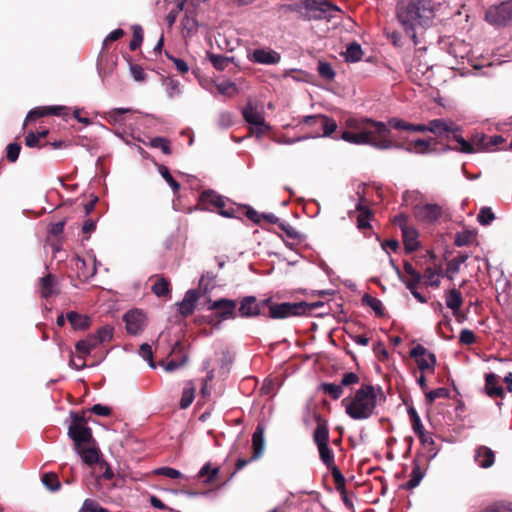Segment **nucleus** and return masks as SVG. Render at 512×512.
I'll return each instance as SVG.
<instances>
[{"mask_svg": "<svg viewBox=\"0 0 512 512\" xmlns=\"http://www.w3.org/2000/svg\"><path fill=\"white\" fill-rule=\"evenodd\" d=\"M396 16L405 34L417 45L434 24L436 6L432 0H405L397 4Z\"/></svg>", "mask_w": 512, "mask_h": 512, "instance_id": "obj_1", "label": "nucleus"}, {"mask_svg": "<svg viewBox=\"0 0 512 512\" xmlns=\"http://www.w3.org/2000/svg\"><path fill=\"white\" fill-rule=\"evenodd\" d=\"M384 399L380 388L373 385H362L350 398L342 400L345 413L353 420L370 418L378 405Z\"/></svg>", "mask_w": 512, "mask_h": 512, "instance_id": "obj_2", "label": "nucleus"}, {"mask_svg": "<svg viewBox=\"0 0 512 512\" xmlns=\"http://www.w3.org/2000/svg\"><path fill=\"white\" fill-rule=\"evenodd\" d=\"M345 125L349 129H362L364 138L367 140L366 145L379 150L400 147L398 143L393 141L391 129L384 122L370 118L349 117L345 120Z\"/></svg>", "mask_w": 512, "mask_h": 512, "instance_id": "obj_3", "label": "nucleus"}, {"mask_svg": "<svg viewBox=\"0 0 512 512\" xmlns=\"http://www.w3.org/2000/svg\"><path fill=\"white\" fill-rule=\"evenodd\" d=\"M420 197L422 195L418 191H405L403 193V201L407 206L413 208V215L418 222L435 224L445 215L444 207L437 203H414Z\"/></svg>", "mask_w": 512, "mask_h": 512, "instance_id": "obj_4", "label": "nucleus"}, {"mask_svg": "<svg viewBox=\"0 0 512 512\" xmlns=\"http://www.w3.org/2000/svg\"><path fill=\"white\" fill-rule=\"evenodd\" d=\"M268 302L269 300L259 302L254 296H246L240 300L237 308L235 301L226 299V319H234L237 316L243 318L256 317L260 315L262 308Z\"/></svg>", "mask_w": 512, "mask_h": 512, "instance_id": "obj_5", "label": "nucleus"}, {"mask_svg": "<svg viewBox=\"0 0 512 512\" xmlns=\"http://www.w3.org/2000/svg\"><path fill=\"white\" fill-rule=\"evenodd\" d=\"M298 125L309 130L310 135L306 138L329 137L337 129L335 120L322 114L304 116Z\"/></svg>", "mask_w": 512, "mask_h": 512, "instance_id": "obj_6", "label": "nucleus"}, {"mask_svg": "<svg viewBox=\"0 0 512 512\" xmlns=\"http://www.w3.org/2000/svg\"><path fill=\"white\" fill-rule=\"evenodd\" d=\"M68 436L74 443V449H79L80 446L91 444L93 442L92 430L87 426V419L85 413L82 414L72 412L71 423L68 427Z\"/></svg>", "mask_w": 512, "mask_h": 512, "instance_id": "obj_7", "label": "nucleus"}, {"mask_svg": "<svg viewBox=\"0 0 512 512\" xmlns=\"http://www.w3.org/2000/svg\"><path fill=\"white\" fill-rule=\"evenodd\" d=\"M312 306L305 303H281L270 306V317L274 319H283L291 316H299L311 311Z\"/></svg>", "mask_w": 512, "mask_h": 512, "instance_id": "obj_8", "label": "nucleus"}, {"mask_svg": "<svg viewBox=\"0 0 512 512\" xmlns=\"http://www.w3.org/2000/svg\"><path fill=\"white\" fill-rule=\"evenodd\" d=\"M243 117L245 121L250 124L251 132L258 136L267 133L270 129L265 121L263 111L251 104L244 108Z\"/></svg>", "mask_w": 512, "mask_h": 512, "instance_id": "obj_9", "label": "nucleus"}, {"mask_svg": "<svg viewBox=\"0 0 512 512\" xmlns=\"http://www.w3.org/2000/svg\"><path fill=\"white\" fill-rule=\"evenodd\" d=\"M512 19V0L490 7L486 11V20L496 26L505 25Z\"/></svg>", "mask_w": 512, "mask_h": 512, "instance_id": "obj_10", "label": "nucleus"}, {"mask_svg": "<svg viewBox=\"0 0 512 512\" xmlns=\"http://www.w3.org/2000/svg\"><path fill=\"white\" fill-rule=\"evenodd\" d=\"M410 356L414 358L421 372H434L436 357L424 346H415L413 349H411Z\"/></svg>", "mask_w": 512, "mask_h": 512, "instance_id": "obj_11", "label": "nucleus"}, {"mask_svg": "<svg viewBox=\"0 0 512 512\" xmlns=\"http://www.w3.org/2000/svg\"><path fill=\"white\" fill-rule=\"evenodd\" d=\"M198 207L202 210L217 211L219 215L224 216V200L213 190H204L200 194Z\"/></svg>", "mask_w": 512, "mask_h": 512, "instance_id": "obj_12", "label": "nucleus"}, {"mask_svg": "<svg viewBox=\"0 0 512 512\" xmlns=\"http://www.w3.org/2000/svg\"><path fill=\"white\" fill-rule=\"evenodd\" d=\"M264 433L265 426L263 424H258L256 430L252 435L253 455L249 460L239 459L236 464L237 470L242 469L244 466L248 464L249 461L256 460L263 455L265 449Z\"/></svg>", "mask_w": 512, "mask_h": 512, "instance_id": "obj_13", "label": "nucleus"}, {"mask_svg": "<svg viewBox=\"0 0 512 512\" xmlns=\"http://www.w3.org/2000/svg\"><path fill=\"white\" fill-rule=\"evenodd\" d=\"M50 115L65 117L68 115V108L61 105L35 107L28 112L23 128L26 127L28 122L36 121L37 119Z\"/></svg>", "mask_w": 512, "mask_h": 512, "instance_id": "obj_14", "label": "nucleus"}, {"mask_svg": "<svg viewBox=\"0 0 512 512\" xmlns=\"http://www.w3.org/2000/svg\"><path fill=\"white\" fill-rule=\"evenodd\" d=\"M248 59L252 63L262 64V65H276L281 60V55L279 52L268 48H256L248 53Z\"/></svg>", "mask_w": 512, "mask_h": 512, "instance_id": "obj_15", "label": "nucleus"}, {"mask_svg": "<svg viewBox=\"0 0 512 512\" xmlns=\"http://www.w3.org/2000/svg\"><path fill=\"white\" fill-rule=\"evenodd\" d=\"M454 139L460 145L459 150L463 153H476L488 147L487 138L483 134L473 135L471 142L459 135H454Z\"/></svg>", "mask_w": 512, "mask_h": 512, "instance_id": "obj_16", "label": "nucleus"}, {"mask_svg": "<svg viewBox=\"0 0 512 512\" xmlns=\"http://www.w3.org/2000/svg\"><path fill=\"white\" fill-rule=\"evenodd\" d=\"M38 289L42 298L48 299L59 294L58 279L54 274L48 273L38 281Z\"/></svg>", "mask_w": 512, "mask_h": 512, "instance_id": "obj_17", "label": "nucleus"}, {"mask_svg": "<svg viewBox=\"0 0 512 512\" xmlns=\"http://www.w3.org/2000/svg\"><path fill=\"white\" fill-rule=\"evenodd\" d=\"M127 332L132 335H137L144 328V314L138 310L128 311L124 315Z\"/></svg>", "mask_w": 512, "mask_h": 512, "instance_id": "obj_18", "label": "nucleus"}, {"mask_svg": "<svg viewBox=\"0 0 512 512\" xmlns=\"http://www.w3.org/2000/svg\"><path fill=\"white\" fill-rule=\"evenodd\" d=\"M75 451L79 454V456L81 457L83 462L88 465H93V464L98 465L102 461L100 459L101 452H100L99 448L96 446L95 440H93V442H91V444H86V445L80 446V448L75 449Z\"/></svg>", "mask_w": 512, "mask_h": 512, "instance_id": "obj_19", "label": "nucleus"}, {"mask_svg": "<svg viewBox=\"0 0 512 512\" xmlns=\"http://www.w3.org/2000/svg\"><path fill=\"white\" fill-rule=\"evenodd\" d=\"M458 130L459 127L455 123L444 119H434L427 124V132H431L438 136H442L446 133H453L454 135H457L456 132Z\"/></svg>", "mask_w": 512, "mask_h": 512, "instance_id": "obj_20", "label": "nucleus"}, {"mask_svg": "<svg viewBox=\"0 0 512 512\" xmlns=\"http://www.w3.org/2000/svg\"><path fill=\"white\" fill-rule=\"evenodd\" d=\"M220 467L206 463L198 472L197 479L209 486H219Z\"/></svg>", "mask_w": 512, "mask_h": 512, "instance_id": "obj_21", "label": "nucleus"}, {"mask_svg": "<svg viewBox=\"0 0 512 512\" xmlns=\"http://www.w3.org/2000/svg\"><path fill=\"white\" fill-rule=\"evenodd\" d=\"M199 297L200 293L198 290H188L183 300L179 303V313L184 317L191 315L195 310V305Z\"/></svg>", "mask_w": 512, "mask_h": 512, "instance_id": "obj_22", "label": "nucleus"}, {"mask_svg": "<svg viewBox=\"0 0 512 512\" xmlns=\"http://www.w3.org/2000/svg\"><path fill=\"white\" fill-rule=\"evenodd\" d=\"M311 9L318 12L314 18L317 19H331L335 16V13L340 12L339 8L331 3L322 1H313Z\"/></svg>", "mask_w": 512, "mask_h": 512, "instance_id": "obj_23", "label": "nucleus"}, {"mask_svg": "<svg viewBox=\"0 0 512 512\" xmlns=\"http://www.w3.org/2000/svg\"><path fill=\"white\" fill-rule=\"evenodd\" d=\"M445 304L446 307L449 308L454 316L458 315V311L461 309L463 304L462 293L456 289L452 288L445 292Z\"/></svg>", "mask_w": 512, "mask_h": 512, "instance_id": "obj_24", "label": "nucleus"}, {"mask_svg": "<svg viewBox=\"0 0 512 512\" xmlns=\"http://www.w3.org/2000/svg\"><path fill=\"white\" fill-rule=\"evenodd\" d=\"M474 459L481 468H489L494 464L495 455L490 448L480 446L476 449Z\"/></svg>", "mask_w": 512, "mask_h": 512, "instance_id": "obj_25", "label": "nucleus"}, {"mask_svg": "<svg viewBox=\"0 0 512 512\" xmlns=\"http://www.w3.org/2000/svg\"><path fill=\"white\" fill-rule=\"evenodd\" d=\"M66 319L74 330H86L91 325L90 317L80 314L76 311L67 312Z\"/></svg>", "mask_w": 512, "mask_h": 512, "instance_id": "obj_26", "label": "nucleus"}, {"mask_svg": "<svg viewBox=\"0 0 512 512\" xmlns=\"http://www.w3.org/2000/svg\"><path fill=\"white\" fill-rule=\"evenodd\" d=\"M485 391L486 394L491 397H503L504 390L502 386L498 384V377L494 373L486 374L485 376Z\"/></svg>", "mask_w": 512, "mask_h": 512, "instance_id": "obj_27", "label": "nucleus"}, {"mask_svg": "<svg viewBox=\"0 0 512 512\" xmlns=\"http://www.w3.org/2000/svg\"><path fill=\"white\" fill-rule=\"evenodd\" d=\"M155 282L151 286V291L158 297L170 298L171 297V285L170 281L163 277L156 275L154 277Z\"/></svg>", "mask_w": 512, "mask_h": 512, "instance_id": "obj_28", "label": "nucleus"}, {"mask_svg": "<svg viewBox=\"0 0 512 512\" xmlns=\"http://www.w3.org/2000/svg\"><path fill=\"white\" fill-rule=\"evenodd\" d=\"M402 236L403 243L407 251L412 252L418 249L420 245L418 241L419 234L418 231L413 226L404 228V230L402 231Z\"/></svg>", "mask_w": 512, "mask_h": 512, "instance_id": "obj_29", "label": "nucleus"}, {"mask_svg": "<svg viewBox=\"0 0 512 512\" xmlns=\"http://www.w3.org/2000/svg\"><path fill=\"white\" fill-rule=\"evenodd\" d=\"M196 76L199 78L200 85L206 90L210 91L213 94L224 95V83L215 80L212 77H199L196 72H194Z\"/></svg>", "mask_w": 512, "mask_h": 512, "instance_id": "obj_30", "label": "nucleus"}, {"mask_svg": "<svg viewBox=\"0 0 512 512\" xmlns=\"http://www.w3.org/2000/svg\"><path fill=\"white\" fill-rule=\"evenodd\" d=\"M75 268L77 270L78 277L83 281H87L93 277L97 271L95 265H92L89 268L85 259L81 257H77L75 259Z\"/></svg>", "mask_w": 512, "mask_h": 512, "instance_id": "obj_31", "label": "nucleus"}, {"mask_svg": "<svg viewBox=\"0 0 512 512\" xmlns=\"http://www.w3.org/2000/svg\"><path fill=\"white\" fill-rule=\"evenodd\" d=\"M100 344L93 334H89L85 339L79 340L76 345V351L81 355H89L93 349Z\"/></svg>", "mask_w": 512, "mask_h": 512, "instance_id": "obj_32", "label": "nucleus"}, {"mask_svg": "<svg viewBox=\"0 0 512 512\" xmlns=\"http://www.w3.org/2000/svg\"><path fill=\"white\" fill-rule=\"evenodd\" d=\"M314 443L319 446H324L329 443V429L325 422H319L313 433Z\"/></svg>", "mask_w": 512, "mask_h": 512, "instance_id": "obj_33", "label": "nucleus"}, {"mask_svg": "<svg viewBox=\"0 0 512 512\" xmlns=\"http://www.w3.org/2000/svg\"><path fill=\"white\" fill-rule=\"evenodd\" d=\"M198 21L196 19V14L185 13L184 18L182 20V30L185 37L191 36L197 31Z\"/></svg>", "mask_w": 512, "mask_h": 512, "instance_id": "obj_34", "label": "nucleus"}, {"mask_svg": "<svg viewBox=\"0 0 512 512\" xmlns=\"http://www.w3.org/2000/svg\"><path fill=\"white\" fill-rule=\"evenodd\" d=\"M195 390L196 386L193 382L186 383L179 403L181 409H187L191 405L195 398Z\"/></svg>", "mask_w": 512, "mask_h": 512, "instance_id": "obj_35", "label": "nucleus"}, {"mask_svg": "<svg viewBox=\"0 0 512 512\" xmlns=\"http://www.w3.org/2000/svg\"><path fill=\"white\" fill-rule=\"evenodd\" d=\"M354 131H344L341 139L356 145H366L367 140L364 138L362 129H353Z\"/></svg>", "mask_w": 512, "mask_h": 512, "instance_id": "obj_36", "label": "nucleus"}, {"mask_svg": "<svg viewBox=\"0 0 512 512\" xmlns=\"http://www.w3.org/2000/svg\"><path fill=\"white\" fill-rule=\"evenodd\" d=\"M425 283L428 286L438 287L440 285L441 268L440 267H427L423 275Z\"/></svg>", "mask_w": 512, "mask_h": 512, "instance_id": "obj_37", "label": "nucleus"}, {"mask_svg": "<svg viewBox=\"0 0 512 512\" xmlns=\"http://www.w3.org/2000/svg\"><path fill=\"white\" fill-rule=\"evenodd\" d=\"M431 149V141L430 140H424V139H417L414 141H411L408 146L406 147V150L410 153H417V154H425L428 153Z\"/></svg>", "mask_w": 512, "mask_h": 512, "instance_id": "obj_38", "label": "nucleus"}, {"mask_svg": "<svg viewBox=\"0 0 512 512\" xmlns=\"http://www.w3.org/2000/svg\"><path fill=\"white\" fill-rule=\"evenodd\" d=\"M362 55V48L356 42L349 44L344 53L345 59L348 62H357L362 58Z\"/></svg>", "mask_w": 512, "mask_h": 512, "instance_id": "obj_39", "label": "nucleus"}, {"mask_svg": "<svg viewBox=\"0 0 512 512\" xmlns=\"http://www.w3.org/2000/svg\"><path fill=\"white\" fill-rule=\"evenodd\" d=\"M467 260L466 255H458L454 257L447 265L446 274L447 277L453 279L454 276L459 272L460 266Z\"/></svg>", "mask_w": 512, "mask_h": 512, "instance_id": "obj_40", "label": "nucleus"}, {"mask_svg": "<svg viewBox=\"0 0 512 512\" xmlns=\"http://www.w3.org/2000/svg\"><path fill=\"white\" fill-rule=\"evenodd\" d=\"M124 34H125V32L120 28L115 29L114 31H112L108 34V36L103 41V46H102L101 52L99 54L98 61H101L103 59V57L108 49L109 43L112 41L119 40L120 38H122L124 36Z\"/></svg>", "mask_w": 512, "mask_h": 512, "instance_id": "obj_41", "label": "nucleus"}, {"mask_svg": "<svg viewBox=\"0 0 512 512\" xmlns=\"http://www.w3.org/2000/svg\"><path fill=\"white\" fill-rule=\"evenodd\" d=\"M42 483L50 491H57L61 487V483L56 473L49 472L42 475Z\"/></svg>", "mask_w": 512, "mask_h": 512, "instance_id": "obj_42", "label": "nucleus"}, {"mask_svg": "<svg viewBox=\"0 0 512 512\" xmlns=\"http://www.w3.org/2000/svg\"><path fill=\"white\" fill-rule=\"evenodd\" d=\"M149 145L152 148L160 149L166 155H170L172 153L171 142L167 138L154 137L150 140Z\"/></svg>", "mask_w": 512, "mask_h": 512, "instance_id": "obj_43", "label": "nucleus"}, {"mask_svg": "<svg viewBox=\"0 0 512 512\" xmlns=\"http://www.w3.org/2000/svg\"><path fill=\"white\" fill-rule=\"evenodd\" d=\"M158 171L163 179L170 185L174 193H177L180 190L181 185L173 178L169 169L165 165L161 164L158 165Z\"/></svg>", "mask_w": 512, "mask_h": 512, "instance_id": "obj_44", "label": "nucleus"}, {"mask_svg": "<svg viewBox=\"0 0 512 512\" xmlns=\"http://www.w3.org/2000/svg\"><path fill=\"white\" fill-rule=\"evenodd\" d=\"M177 2V8L183 9L185 13L196 14L197 9L202 2L205 0H175Z\"/></svg>", "mask_w": 512, "mask_h": 512, "instance_id": "obj_45", "label": "nucleus"}, {"mask_svg": "<svg viewBox=\"0 0 512 512\" xmlns=\"http://www.w3.org/2000/svg\"><path fill=\"white\" fill-rule=\"evenodd\" d=\"M408 415L411 419L412 429L415 432V434L422 435L423 432L425 431V429H424V426L421 422V419H420L418 413L416 412V410L413 407L408 409Z\"/></svg>", "mask_w": 512, "mask_h": 512, "instance_id": "obj_46", "label": "nucleus"}, {"mask_svg": "<svg viewBox=\"0 0 512 512\" xmlns=\"http://www.w3.org/2000/svg\"><path fill=\"white\" fill-rule=\"evenodd\" d=\"M322 390L331 396L333 399H339L343 394V387L341 384L323 383Z\"/></svg>", "mask_w": 512, "mask_h": 512, "instance_id": "obj_47", "label": "nucleus"}, {"mask_svg": "<svg viewBox=\"0 0 512 512\" xmlns=\"http://www.w3.org/2000/svg\"><path fill=\"white\" fill-rule=\"evenodd\" d=\"M320 455V459L327 466L331 467L334 465V454L333 451L329 448L328 444L324 446L317 447Z\"/></svg>", "mask_w": 512, "mask_h": 512, "instance_id": "obj_48", "label": "nucleus"}, {"mask_svg": "<svg viewBox=\"0 0 512 512\" xmlns=\"http://www.w3.org/2000/svg\"><path fill=\"white\" fill-rule=\"evenodd\" d=\"M97 339L99 344L109 342L113 337V327L106 325L97 330L95 334H93Z\"/></svg>", "mask_w": 512, "mask_h": 512, "instance_id": "obj_49", "label": "nucleus"}, {"mask_svg": "<svg viewBox=\"0 0 512 512\" xmlns=\"http://www.w3.org/2000/svg\"><path fill=\"white\" fill-rule=\"evenodd\" d=\"M363 303L369 306L377 315H383V304L379 299L366 294L363 297Z\"/></svg>", "mask_w": 512, "mask_h": 512, "instance_id": "obj_50", "label": "nucleus"}, {"mask_svg": "<svg viewBox=\"0 0 512 512\" xmlns=\"http://www.w3.org/2000/svg\"><path fill=\"white\" fill-rule=\"evenodd\" d=\"M132 30H133V38L130 41L129 48H130V50L134 51L140 47V45L143 41V30L140 25H133Z\"/></svg>", "mask_w": 512, "mask_h": 512, "instance_id": "obj_51", "label": "nucleus"}, {"mask_svg": "<svg viewBox=\"0 0 512 512\" xmlns=\"http://www.w3.org/2000/svg\"><path fill=\"white\" fill-rule=\"evenodd\" d=\"M21 151V145L17 142H13L7 145L6 147V158L10 163H14L19 158V154Z\"/></svg>", "mask_w": 512, "mask_h": 512, "instance_id": "obj_52", "label": "nucleus"}, {"mask_svg": "<svg viewBox=\"0 0 512 512\" xmlns=\"http://www.w3.org/2000/svg\"><path fill=\"white\" fill-rule=\"evenodd\" d=\"M79 512H108L105 508L93 499H86Z\"/></svg>", "mask_w": 512, "mask_h": 512, "instance_id": "obj_53", "label": "nucleus"}, {"mask_svg": "<svg viewBox=\"0 0 512 512\" xmlns=\"http://www.w3.org/2000/svg\"><path fill=\"white\" fill-rule=\"evenodd\" d=\"M154 475L165 476L171 479H177L181 477V472L171 467H160L153 470Z\"/></svg>", "mask_w": 512, "mask_h": 512, "instance_id": "obj_54", "label": "nucleus"}, {"mask_svg": "<svg viewBox=\"0 0 512 512\" xmlns=\"http://www.w3.org/2000/svg\"><path fill=\"white\" fill-rule=\"evenodd\" d=\"M477 219L481 225H489L495 219V215L491 208L483 207L480 210Z\"/></svg>", "mask_w": 512, "mask_h": 512, "instance_id": "obj_55", "label": "nucleus"}, {"mask_svg": "<svg viewBox=\"0 0 512 512\" xmlns=\"http://www.w3.org/2000/svg\"><path fill=\"white\" fill-rule=\"evenodd\" d=\"M25 145L29 148H43L45 147V142H42L41 139L35 134V132L30 131L25 136Z\"/></svg>", "mask_w": 512, "mask_h": 512, "instance_id": "obj_56", "label": "nucleus"}, {"mask_svg": "<svg viewBox=\"0 0 512 512\" xmlns=\"http://www.w3.org/2000/svg\"><path fill=\"white\" fill-rule=\"evenodd\" d=\"M459 342L463 345H472L476 342V336L472 330L462 329L459 334Z\"/></svg>", "mask_w": 512, "mask_h": 512, "instance_id": "obj_57", "label": "nucleus"}, {"mask_svg": "<svg viewBox=\"0 0 512 512\" xmlns=\"http://www.w3.org/2000/svg\"><path fill=\"white\" fill-rule=\"evenodd\" d=\"M140 356L149 362L150 367L154 368L155 363L153 361L152 348L149 344L143 343L139 349Z\"/></svg>", "mask_w": 512, "mask_h": 512, "instance_id": "obj_58", "label": "nucleus"}, {"mask_svg": "<svg viewBox=\"0 0 512 512\" xmlns=\"http://www.w3.org/2000/svg\"><path fill=\"white\" fill-rule=\"evenodd\" d=\"M207 57L216 70H218V71L224 70V56L223 55L208 52Z\"/></svg>", "mask_w": 512, "mask_h": 512, "instance_id": "obj_59", "label": "nucleus"}, {"mask_svg": "<svg viewBox=\"0 0 512 512\" xmlns=\"http://www.w3.org/2000/svg\"><path fill=\"white\" fill-rule=\"evenodd\" d=\"M358 210L360 212L357 217L358 228L365 229V228L369 227V221H368L369 210L366 208H362L361 206H358Z\"/></svg>", "mask_w": 512, "mask_h": 512, "instance_id": "obj_60", "label": "nucleus"}, {"mask_svg": "<svg viewBox=\"0 0 512 512\" xmlns=\"http://www.w3.org/2000/svg\"><path fill=\"white\" fill-rule=\"evenodd\" d=\"M423 478V473L421 472L419 466H415L411 472V478L407 482L408 488H415L419 485L421 479Z\"/></svg>", "mask_w": 512, "mask_h": 512, "instance_id": "obj_61", "label": "nucleus"}, {"mask_svg": "<svg viewBox=\"0 0 512 512\" xmlns=\"http://www.w3.org/2000/svg\"><path fill=\"white\" fill-rule=\"evenodd\" d=\"M448 395V391L446 388H437L435 390H431L426 393V399L431 404L437 398H445Z\"/></svg>", "mask_w": 512, "mask_h": 512, "instance_id": "obj_62", "label": "nucleus"}, {"mask_svg": "<svg viewBox=\"0 0 512 512\" xmlns=\"http://www.w3.org/2000/svg\"><path fill=\"white\" fill-rule=\"evenodd\" d=\"M165 54H166L167 58L170 59L174 63L175 68L181 74H185L189 71V66L184 60H182L180 58H176L174 56H171L168 52H165Z\"/></svg>", "mask_w": 512, "mask_h": 512, "instance_id": "obj_63", "label": "nucleus"}, {"mask_svg": "<svg viewBox=\"0 0 512 512\" xmlns=\"http://www.w3.org/2000/svg\"><path fill=\"white\" fill-rule=\"evenodd\" d=\"M318 72L322 77L327 79H332L335 76V73L329 63L320 62L318 65Z\"/></svg>", "mask_w": 512, "mask_h": 512, "instance_id": "obj_64", "label": "nucleus"}]
</instances>
